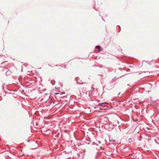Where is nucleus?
<instances>
[{
    "label": "nucleus",
    "mask_w": 159,
    "mask_h": 159,
    "mask_svg": "<svg viewBox=\"0 0 159 159\" xmlns=\"http://www.w3.org/2000/svg\"><path fill=\"white\" fill-rule=\"evenodd\" d=\"M107 104V102H103V103H99L98 104V106H100L101 105H102V104Z\"/></svg>",
    "instance_id": "nucleus-1"
},
{
    "label": "nucleus",
    "mask_w": 159,
    "mask_h": 159,
    "mask_svg": "<svg viewBox=\"0 0 159 159\" xmlns=\"http://www.w3.org/2000/svg\"><path fill=\"white\" fill-rule=\"evenodd\" d=\"M96 47L98 49H100V47L99 46H96Z\"/></svg>",
    "instance_id": "nucleus-2"
},
{
    "label": "nucleus",
    "mask_w": 159,
    "mask_h": 159,
    "mask_svg": "<svg viewBox=\"0 0 159 159\" xmlns=\"http://www.w3.org/2000/svg\"><path fill=\"white\" fill-rule=\"evenodd\" d=\"M59 94V93H55V94H56V95H57V94Z\"/></svg>",
    "instance_id": "nucleus-3"
},
{
    "label": "nucleus",
    "mask_w": 159,
    "mask_h": 159,
    "mask_svg": "<svg viewBox=\"0 0 159 159\" xmlns=\"http://www.w3.org/2000/svg\"><path fill=\"white\" fill-rule=\"evenodd\" d=\"M97 101L98 102H99V100H97Z\"/></svg>",
    "instance_id": "nucleus-4"
},
{
    "label": "nucleus",
    "mask_w": 159,
    "mask_h": 159,
    "mask_svg": "<svg viewBox=\"0 0 159 159\" xmlns=\"http://www.w3.org/2000/svg\"><path fill=\"white\" fill-rule=\"evenodd\" d=\"M64 66V68H65L66 67V66H65V65Z\"/></svg>",
    "instance_id": "nucleus-5"
},
{
    "label": "nucleus",
    "mask_w": 159,
    "mask_h": 159,
    "mask_svg": "<svg viewBox=\"0 0 159 159\" xmlns=\"http://www.w3.org/2000/svg\"><path fill=\"white\" fill-rule=\"evenodd\" d=\"M84 154L83 155V156H84Z\"/></svg>",
    "instance_id": "nucleus-6"
}]
</instances>
